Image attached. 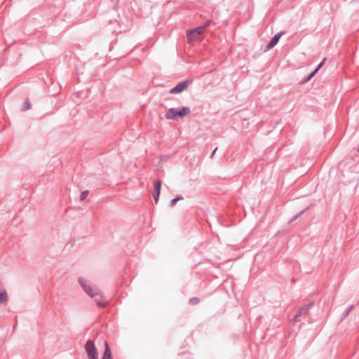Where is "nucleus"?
Returning a JSON list of instances; mask_svg holds the SVG:
<instances>
[{"label": "nucleus", "mask_w": 359, "mask_h": 359, "mask_svg": "<svg viewBox=\"0 0 359 359\" xmlns=\"http://www.w3.org/2000/svg\"><path fill=\"white\" fill-rule=\"evenodd\" d=\"M104 347L105 350L102 359H112L111 351L107 341L104 342Z\"/></svg>", "instance_id": "nucleus-8"}, {"label": "nucleus", "mask_w": 359, "mask_h": 359, "mask_svg": "<svg viewBox=\"0 0 359 359\" xmlns=\"http://www.w3.org/2000/svg\"><path fill=\"white\" fill-rule=\"evenodd\" d=\"M204 33L203 27H196L193 29L187 31V42L188 43H193L194 42L202 41V34Z\"/></svg>", "instance_id": "nucleus-2"}, {"label": "nucleus", "mask_w": 359, "mask_h": 359, "mask_svg": "<svg viewBox=\"0 0 359 359\" xmlns=\"http://www.w3.org/2000/svg\"><path fill=\"white\" fill-rule=\"evenodd\" d=\"M281 36L280 34H276L273 39L271 40L268 46H266V50H269V49L272 48L273 46H275L277 43L278 42Z\"/></svg>", "instance_id": "nucleus-7"}, {"label": "nucleus", "mask_w": 359, "mask_h": 359, "mask_svg": "<svg viewBox=\"0 0 359 359\" xmlns=\"http://www.w3.org/2000/svg\"><path fill=\"white\" fill-rule=\"evenodd\" d=\"M154 199H155V202L157 203L158 197H157V193L156 192V195H154Z\"/></svg>", "instance_id": "nucleus-17"}, {"label": "nucleus", "mask_w": 359, "mask_h": 359, "mask_svg": "<svg viewBox=\"0 0 359 359\" xmlns=\"http://www.w3.org/2000/svg\"><path fill=\"white\" fill-rule=\"evenodd\" d=\"M154 188L156 189V192L157 193V197H159L161 189V182L160 180H155L154 182Z\"/></svg>", "instance_id": "nucleus-10"}, {"label": "nucleus", "mask_w": 359, "mask_h": 359, "mask_svg": "<svg viewBox=\"0 0 359 359\" xmlns=\"http://www.w3.org/2000/svg\"><path fill=\"white\" fill-rule=\"evenodd\" d=\"M211 23V20H208L204 25L200 26L199 27H203V31L205 32V29L210 26Z\"/></svg>", "instance_id": "nucleus-12"}, {"label": "nucleus", "mask_w": 359, "mask_h": 359, "mask_svg": "<svg viewBox=\"0 0 359 359\" xmlns=\"http://www.w3.org/2000/svg\"><path fill=\"white\" fill-rule=\"evenodd\" d=\"M308 309H309V308H308V307H302V308H301V309L297 311V314H296V316H295V317H294V320H295L296 321H299L298 318H299L300 316H302V315H304V314H306V313H307V311H308Z\"/></svg>", "instance_id": "nucleus-9"}, {"label": "nucleus", "mask_w": 359, "mask_h": 359, "mask_svg": "<svg viewBox=\"0 0 359 359\" xmlns=\"http://www.w3.org/2000/svg\"><path fill=\"white\" fill-rule=\"evenodd\" d=\"M325 60H326V58H324L323 60V61L318 65V66L316 69V72H318L320 69V68L324 65Z\"/></svg>", "instance_id": "nucleus-14"}, {"label": "nucleus", "mask_w": 359, "mask_h": 359, "mask_svg": "<svg viewBox=\"0 0 359 359\" xmlns=\"http://www.w3.org/2000/svg\"><path fill=\"white\" fill-rule=\"evenodd\" d=\"M25 105H26V107L24 109L25 110H27L31 108V105L29 104V103L28 102H25Z\"/></svg>", "instance_id": "nucleus-16"}, {"label": "nucleus", "mask_w": 359, "mask_h": 359, "mask_svg": "<svg viewBox=\"0 0 359 359\" xmlns=\"http://www.w3.org/2000/svg\"><path fill=\"white\" fill-rule=\"evenodd\" d=\"M358 151H359V148H358Z\"/></svg>", "instance_id": "nucleus-19"}, {"label": "nucleus", "mask_w": 359, "mask_h": 359, "mask_svg": "<svg viewBox=\"0 0 359 359\" xmlns=\"http://www.w3.org/2000/svg\"><path fill=\"white\" fill-rule=\"evenodd\" d=\"M190 114L191 109L187 107H184L180 109L171 108L167 111L165 117L167 119L179 121L180 119L189 116Z\"/></svg>", "instance_id": "nucleus-1"}, {"label": "nucleus", "mask_w": 359, "mask_h": 359, "mask_svg": "<svg viewBox=\"0 0 359 359\" xmlns=\"http://www.w3.org/2000/svg\"><path fill=\"white\" fill-rule=\"evenodd\" d=\"M97 304L99 306H101V307H104L107 304V302H101L99 301H97Z\"/></svg>", "instance_id": "nucleus-15"}, {"label": "nucleus", "mask_w": 359, "mask_h": 359, "mask_svg": "<svg viewBox=\"0 0 359 359\" xmlns=\"http://www.w3.org/2000/svg\"><path fill=\"white\" fill-rule=\"evenodd\" d=\"M88 194V191H83L81 194V200H84L87 196Z\"/></svg>", "instance_id": "nucleus-13"}, {"label": "nucleus", "mask_w": 359, "mask_h": 359, "mask_svg": "<svg viewBox=\"0 0 359 359\" xmlns=\"http://www.w3.org/2000/svg\"><path fill=\"white\" fill-rule=\"evenodd\" d=\"M85 349L88 359H99L97 348L93 341L88 340L86 342Z\"/></svg>", "instance_id": "nucleus-4"}, {"label": "nucleus", "mask_w": 359, "mask_h": 359, "mask_svg": "<svg viewBox=\"0 0 359 359\" xmlns=\"http://www.w3.org/2000/svg\"><path fill=\"white\" fill-rule=\"evenodd\" d=\"M182 199H183L182 197H178L177 198H175V199L172 200L171 202H170L171 206H175L176 203L178 202V201H180V200H182Z\"/></svg>", "instance_id": "nucleus-11"}, {"label": "nucleus", "mask_w": 359, "mask_h": 359, "mask_svg": "<svg viewBox=\"0 0 359 359\" xmlns=\"http://www.w3.org/2000/svg\"><path fill=\"white\" fill-rule=\"evenodd\" d=\"M191 82L190 81H184L180 82L175 87L172 88L170 90V93H171V94L180 93L182 92L183 90H184L191 84Z\"/></svg>", "instance_id": "nucleus-5"}, {"label": "nucleus", "mask_w": 359, "mask_h": 359, "mask_svg": "<svg viewBox=\"0 0 359 359\" xmlns=\"http://www.w3.org/2000/svg\"><path fill=\"white\" fill-rule=\"evenodd\" d=\"M316 72H316V69H315V70H314V71L311 74V75H310V76H309V77H310V78H311L312 76H313L316 74Z\"/></svg>", "instance_id": "nucleus-18"}, {"label": "nucleus", "mask_w": 359, "mask_h": 359, "mask_svg": "<svg viewBox=\"0 0 359 359\" xmlns=\"http://www.w3.org/2000/svg\"><path fill=\"white\" fill-rule=\"evenodd\" d=\"M8 300V293L0 280V304L6 303Z\"/></svg>", "instance_id": "nucleus-6"}, {"label": "nucleus", "mask_w": 359, "mask_h": 359, "mask_svg": "<svg viewBox=\"0 0 359 359\" xmlns=\"http://www.w3.org/2000/svg\"><path fill=\"white\" fill-rule=\"evenodd\" d=\"M79 283L84 291L91 297L102 295V291L97 287H91L90 285H88L83 283L82 280H79Z\"/></svg>", "instance_id": "nucleus-3"}]
</instances>
